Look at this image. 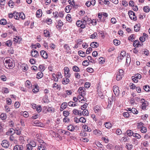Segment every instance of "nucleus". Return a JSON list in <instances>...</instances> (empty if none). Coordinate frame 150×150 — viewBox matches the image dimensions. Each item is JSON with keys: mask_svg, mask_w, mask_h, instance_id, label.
<instances>
[{"mask_svg": "<svg viewBox=\"0 0 150 150\" xmlns=\"http://www.w3.org/2000/svg\"><path fill=\"white\" fill-rule=\"evenodd\" d=\"M141 103H142L141 105L142 109L144 110H146V106L148 105V102L145 101L144 99L142 98L141 99Z\"/></svg>", "mask_w": 150, "mask_h": 150, "instance_id": "obj_4", "label": "nucleus"}, {"mask_svg": "<svg viewBox=\"0 0 150 150\" xmlns=\"http://www.w3.org/2000/svg\"><path fill=\"white\" fill-rule=\"evenodd\" d=\"M20 113L21 115H23L25 117H27L28 116V113L26 111L21 112Z\"/></svg>", "mask_w": 150, "mask_h": 150, "instance_id": "obj_29", "label": "nucleus"}, {"mask_svg": "<svg viewBox=\"0 0 150 150\" xmlns=\"http://www.w3.org/2000/svg\"><path fill=\"white\" fill-rule=\"evenodd\" d=\"M44 35L45 37H50V32L48 30H44Z\"/></svg>", "mask_w": 150, "mask_h": 150, "instance_id": "obj_23", "label": "nucleus"}, {"mask_svg": "<svg viewBox=\"0 0 150 150\" xmlns=\"http://www.w3.org/2000/svg\"><path fill=\"white\" fill-rule=\"evenodd\" d=\"M130 61L131 58H130V56L129 55H127L126 59V63L128 64H129L130 63Z\"/></svg>", "mask_w": 150, "mask_h": 150, "instance_id": "obj_37", "label": "nucleus"}, {"mask_svg": "<svg viewBox=\"0 0 150 150\" xmlns=\"http://www.w3.org/2000/svg\"><path fill=\"white\" fill-rule=\"evenodd\" d=\"M128 14L131 19L133 20L134 21L137 20V17L135 15V13L133 11H129L128 12Z\"/></svg>", "mask_w": 150, "mask_h": 150, "instance_id": "obj_3", "label": "nucleus"}, {"mask_svg": "<svg viewBox=\"0 0 150 150\" xmlns=\"http://www.w3.org/2000/svg\"><path fill=\"white\" fill-rule=\"evenodd\" d=\"M135 38V35L134 34H132L129 37L128 39L129 40L131 41L132 42H133L134 41Z\"/></svg>", "mask_w": 150, "mask_h": 150, "instance_id": "obj_21", "label": "nucleus"}, {"mask_svg": "<svg viewBox=\"0 0 150 150\" xmlns=\"http://www.w3.org/2000/svg\"><path fill=\"white\" fill-rule=\"evenodd\" d=\"M85 89L84 87H81L79 88L78 90V92L79 93H85Z\"/></svg>", "mask_w": 150, "mask_h": 150, "instance_id": "obj_13", "label": "nucleus"}, {"mask_svg": "<svg viewBox=\"0 0 150 150\" xmlns=\"http://www.w3.org/2000/svg\"><path fill=\"white\" fill-rule=\"evenodd\" d=\"M53 79L55 82H57L58 81V77L56 76V74H52Z\"/></svg>", "mask_w": 150, "mask_h": 150, "instance_id": "obj_42", "label": "nucleus"}, {"mask_svg": "<svg viewBox=\"0 0 150 150\" xmlns=\"http://www.w3.org/2000/svg\"><path fill=\"white\" fill-rule=\"evenodd\" d=\"M29 144L32 147H35L36 145V142L33 140L31 141Z\"/></svg>", "mask_w": 150, "mask_h": 150, "instance_id": "obj_35", "label": "nucleus"}, {"mask_svg": "<svg viewBox=\"0 0 150 150\" xmlns=\"http://www.w3.org/2000/svg\"><path fill=\"white\" fill-rule=\"evenodd\" d=\"M105 126L106 127L109 129L112 127V124L109 122H107L105 124Z\"/></svg>", "mask_w": 150, "mask_h": 150, "instance_id": "obj_39", "label": "nucleus"}, {"mask_svg": "<svg viewBox=\"0 0 150 150\" xmlns=\"http://www.w3.org/2000/svg\"><path fill=\"white\" fill-rule=\"evenodd\" d=\"M63 22L61 20H59L58 21V24L57 25V26H58L59 27H60L63 26Z\"/></svg>", "mask_w": 150, "mask_h": 150, "instance_id": "obj_64", "label": "nucleus"}, {"mask_svg": "<svg viewBox=\"0 0 150 150\" xmlns=\"http://www.w3.org/2000/svg\"><path fill=\"white\" fill-rule=\"evenodd\" d=\"M39 69L41 71H43L45 69V67L42 65H40L39 67Z\"/></svg>", "mask_w": 150, "mask_h": 150, "instance_id": "obj_47", "label": "nucleus"}, {"mask_svg": "<svg viewBox=\"0 0 150 150\" xmlns=\"http://www.w3.org/2000/svg\"><path fill=\"white\" fill-rule=\"evenodd\" d=\"M87 58L90 62H91L93 63H95V60L92 59V57L91 56H88Z\"/></svg>", "mask_w": 150, "mask_h": 150, "instance_id": "obj_40", "label": "nucleus"}, {"mask_svg": "<svg viewBox=\"0 0 150 150\" xmlns=\"http://www.w3.org/2000/svg\"><path fill=\"white\" fill-rule=\"evenodd\" d=\"M31 56L35 57H37L39 55L38 52L34 50H32L31 52Z\"/></svg>", "mask_w": 150, "mask_h": 150, "instance_id": "obj_11", "label": "nucleus"}, {"mask_svg": "<svg viewBox=\"0 0 150 150\" xmlns=\"http://www.w3.org/2000/svg\"><path fill=\"white\" fill-rule=\"evenodd\" d=\"M67 103L66 102L63 103L61 105V108H62L63 109H65L67 107Z\"/></svg>", "mask_w": 150, "mask_h": 150, "instance_id": "obj_41", "label": "nucleus"}, {"mask_svg": "<svg viewBox=\"0 0 150 150\" xmlns=\"http://www.w3.org/2000/svg\"><path fill=\"white\" fill-rule=\"evenodd\" d=\"M133 45L134 47H136V46L137 47H138L139 45H140V44H139V40H136L134 41Z\"/></svg>", "mask_w": 150, "mask_h": 150, "instance_id": "obj_24", "label": "nucleus"}, {"mask_svg": "<svg viewBox=\"0 0 150 150\" xmlns=\"http://www.w3.org/2000/svg\"><path fill=\"white\" fill-rule=\"evenodd\" d=\"M25 86L28 88H30L32 87V85L30 82L29 81H26L25 83Z\"/></svg>", "mask_w": 150, "mask_h": 150, "instance_id": "obj_25", "label": "nucleus"}, {"mask_svg": "<svg viewBox=\"0 0 150 150\" xmlns=\"http://www.w3.org/2000/svg\"><path fill=\"white\" fill-rule=\"evenodd\" d=\"M6 23V20L4 19H2L0 21V23L2 25H5Z\"/></svg>", "mask_w": 150, "mask_h": 150, "instance_id": "obj_46", "label": "nucleus"}, {"mask_svg": "<svg viewBox=\"0 0 150 150\" xmlns=\"http://www.w3.org/2000/svg\"><path fill=\"white\" fill-rule=\"evenodd\" d=\"M40 54L44 59H46L48 57L47 53L44 50H41L40 52Z\"/></svg>", "mask_w": 150, "mask_h": 150, "instance_id": "obj_9", "label": "nucleus"}, {"mask_svg": "<svg viewBox=\"0 0 150 150\" xmlns=\"http://www.w3.org/2000/svg\"><path fill=\"white\" fill-rule=\"evenodd\" d=\"M131 112L134 114H137L138 113V111L136 108H133L131 109Z\"/></svg>", "mask_w": 150, "mask_h": 150, "instance_id": "obj_54", "label": "nucleus"}, {"mask_svg": "<svg viewBox=\"0 0 150 150\" xmlns=\"http://www.w3.org/2000/svg\"><path fill=\"white\" fill-rule=\"evenodd\" d=\"M113 43L115 45H118L120 44V41L116 39H114L113 41Z\"/></svg>", "mask_w": 150, "mask_h": 150, "instance_id": "obj_51", "label": "nucleus"}, {"mask_svg": "<svg viewBox=\"0 0 150 150\" xmlns=\"http://www.w3.org/2000/svg\"><path fill=\"white\" fill-rule=\"evenodd\" d=\"M82 20L83 21V23H85V24H86V23L87 22H88L89 24L90 22H91V19L90 18H88L87 16H86L83 18Z\"/></svg>", "mask_w": 150, "mask_h": 150, "instance_id": "obj_12", "label": "nucleus"}, {"mask_svg": "<svg viewBox=\"0 0 150 150\" xmlns=\"http://www.w3.org/2000/svg\"><path fill=\"white\" fill-rule=\"evenodd\" d=\"M73 112L75 115H79V111L75 109L73 110Z\"/></svg>", "mask_w": 150, "mask_h": 150, "instance_id": "obj_44", "label": "nucleus"}, {"mask_svg": "<svg viewBox=\"0 0 150 150\" xmlns=\"http://www.w3.org/2000/svg\"><path fill=\"white\" fill-rule=\"evenodd\" d=\"M4 64L7 68L11 69L13 67L14 62L12 59L8 58L5 61Z\"/></svg>", "mask_w": 150, "mask_h": 150, "instance_id": "obj_1", "label": "nucleus"}, {"mask_svg": "<svg viewBox=\"0 0 150 150\" xmlns=\"http://www.w3.org/2000/svg\"><path fill=\"white\" fill-rule=\"evenodd\" d=\"M98 44L96 42H92L90 44V46L93 48H96L98 46Z\"/></svg>", "mask_w": 150, "mask_h": 150, "instance_id": "obj_19", "label": "nucleus"}, {"mask_svg": "<svg viewBox=\"0 0 150 150\" xmlns=\"http://www.w3.org/2000/svg\"><path fill=\"white\" fill-rule=\"evenodd\" d=\"M73 70L75 72H79L80 71V69L79 68L76 66H74L72 68Z\"/></svg>", "mask_w": 150, "mask_h": 150, "instance_id": "obj_32", "label": "nucleus"}, {"mask_svg": "<svg viewBox=\"0 0 150 150\" xmlns=\"http://www.w3.org/2000/svg\"><path fill=\"white\" fill-rule=\"evenodd\" d=\"M86 120L83 117H81L79 119V122H81L82 123H85L86 122Z\"/></svg>", "mask_w": 150, "mask_h": 150, "instance_id": "obj_50", "label": "nucleus"}, {"mask_svg": "<svg viewBox=\"0 0 150 150\" xmlns=\"http://www.w3.org/2000/svg\"><path fill=\"white\" fill-rule=\"evenodd\" d=\"M144 89L146 91H150V87L147 85L144 86L143 87Z\"/></svg>", "mask_w": 150, "mask_h": 150, "instance_id": "obj_43", "label": "nucleus"}, {"mask_svg": "<svg viewBox=\"0 0 150 150\" xmlns=\"http://www.w3.org/2000/svg\"><path fill=\"white\" fill-rule=\"evenodd\" d=\"M141 131L142 133H145L147 131L146 128L144 127H142L141 129Z\"/></svg>", "mask_w": 150, "mask_h": 150, "instance_id": "obj_48", "label": "nucleus"}, {"mask_svg": "<svg viewBox=\"0 0 150 150\" xmlns=\"http://www.w3.org/2000/svg\"><path fill=\"white\" fill-rule=\"evenodd\" d=\"M78 54L80 56L82 57H84L86 56V54L85 52L81 50L78 51Z\"/></svg>", "mask_w": 150, "mask_h": 150, "instance_id": "obj_22", "label": "nucleus"}, {"mask_svg": "<svg viewBox=\"0 0 150 150\" xmlns=\"http://www.w3.org/2000/svg\"><path fill=\"white\" fill-rule=\"evenodd\" d=\"M2 91L5 93H7L9 92V91L8 88L4 87L2 89Z\"/></svg>", "mask_w": 150, "mask_h": 150, "instance_id": "obj_57", "label": "nucleus"}, {"mask_svg": "<svg viewBox=\"0 0 150 150\" xmlns=\"http://www.w3.org/2000/svg\"><path fill=\"white\" fill-rule=\"evenodd\" d=\"M69 82V80L67 78H65L63 79L62 80V83L64 85H66L68 84Z\"/></svg>", "mask_w": 150, "mask_h": 150, "instance_id": "obj_16", "label": "nucleus"}, {"mask_svg": "<svg viewBox=\"0 0 150 150\" xmlns=\"http://www.w3.org/2000/svg\"><path fill=\"white\" fill-rule=\"evenodd\" d=\"M126 55V53L125 51H123L121 52L120 55L118 57V60L119 59L120 61L122 60L124 58V57Z\"/></svg>", "mask_w": 150, "mask_h": 150, "instance_id": "obj_10", "label": "nucleus"}, {"mask_svg": "<svg viewBox=\"0 0 150 150\" xmlns=\"http://www.w3.org/2000/svg\"><path fill=\"white\" fill-rule=\"evenodd\" d=\"M9 140L11 142H13L14 143L16 141V140L14 138V137L12 135L10 136L9 137Z\"/></svg>", "mask_w": 150, "mask_h": 150, "instance_id": "obj_45", "label": "nucleus"}, {"mask_svg": "<svg viewBox=\"0 0 150 150\" xmlns=\"http://www.w3.org/2000/svg\"><path fill=\"white\" fill-rule=\"evenodd\" d=\"M24 146L22 145L17 144L14 146L13 150H23Z\"/></svg>", "mask_w": 150, "mask_h": 150, "instance_id": "obj_6", "label": "nucleus"}, {"mask_svg": "<svg viewBox=\"0 0 150 150\" xmlns=\"http://www.w3.org/2000/svg\"><path fill=\"white\" fill-rule=\"evenodd\" d=\"M97 36V34L95 32L90 36V38H95Z\"/></svg>", "mask_w": 150, "mask_h": 150, "instance_id": "obj_61", "label": "nucleus"}, {"mask_svg": "<svg viewBox=\"0 0 150 150\" xmlns=\"http://www.w3.org/2000/svg\"><path fill=\"white\" fill-rule=\"evenodd\" d=\"M26 150H32L33 147L29 144H27L26 146Z\"/></svg>", "mask_w": 150, "mask_h": 150, "instance_id": "obj_49", "label": "nucleus"}, {"mask_svg": "<svg viewBox=\"0 0 150 150\" xmlns=\"http://www.w3.org/2000/svg\"><path fill=\"white\" fill-rule=\"evenodd\" d=\"M71 8L72 7L71 6H67L65 8V11L67 13H69Z\"/></svg>", "mask_w": 150, "mask_h": 150, "instance_id": "obj_27", "label": "nucleus"}, {"mask_svg": "<svg viewBox=\"0 0 150 150\" xmlns=\"http://www.w3.org/2000/svg\"><path fill=\"white\" fill-rule=\"evenodd\" d=\"M53 88H56L57 89H59L60 87L59 85H58V84H57L56 83H54L53 84Z\"/></svg>", "mask_w": 150, "mask_h": 150, "instance_id": "obj_56", "label": "nucleus"}, {"mask_svg": "<svg viewBox=\"0 0 150 150\" xmlns=\"http://www.w3.org/2000/svg\"><path fill=\"white\" fill-rule=\"evenodd\" d=\"M47 111L50 113H52L55 112V110L52 107H50L48 108Z\"/></svg>", "mask_w": 150, "mask_h": 150, "instance_id": "obj_30", "label": "nucleus"}, {"mask_svg": "<svg viewBox=\"0 0 150 150\" xmlns=\"http://www.w3.org/2000/svg\"><path fill=\"white\" fill-rule=\"evenodd\" d=\"M43 76V73L41 72H39L37 74V78L40 79L42 78Z\"/></svg>", "mask_w": 150, "mask_h": 150, "instance_id": "obj_28", "label": "nucleus"}, {"mask_svg": "<svg viewBox=\"0 0 150 150\" xmlns=\"http://www.w3.org/2000/svg\"><path fill=\"white\" fill-rule=\"evenodd\" d=\"M46 146L47 145L45 143L40 144L38 145V150H46Z\"/></svg>", "mask_w": 150, "mask_h": 150, "instance_id": "obj_5", "label": "nucleus"}, {"mask_svg": "<svg viewBox=\"0 0 150 150\" xmlns=\"http://www.w3.org/2000/svg\"><path fill=\"white\" fill-rule=\"evenodd\" d=\"M22 68V69L23 71H26L28 69V66L27 64H22L21 65Z\"/></svg>", "mask_w": 150, "mask_h": 150, "instance_id": "obj_17", "label": "nucleus"}, {"mask_svg": "<svg viewBox=\"0 0 150 150\" xmlns=\"http://www.w3.org/2000/svg\"><path fill=\"white\" fill-rule=\"evenodd\" d=\"M123 71L122 69H120L119 70L117 75V81L120 80L123 76L124 75Z\"/></svg>", "mask_w": 150, "mask_h": 150, "instance_id": "obj_2", "label": "nucleus"}, {"mask_svg": "<svg viewBox=\"0 0 150 150\" xmlns=\"http://www.w3.org/2000/svg\"><path fill=\"white\" fill-rule=\"evenodd\" d=\"M22 38L18 36H16L15 37L13 38V41L17 43L20 42Z\"/></svg>", "mask_w": 150, "mask_h": 150, "instance_id": "obj_14", "label": "nucleus"}, {"mask_svg": "<svg viewBox=\"0 0 150 150\" xmlns=\"http://www.w3.org/2000/svg\"><path fill=\"white\" fill-rule=\"evenodd\" d=\"M74 127L73 126L71 125H70L67 127V129L70 131H72L74 129Z\"/></svg>", "mask_w": 150, "mask_h": 150, "instance_id": "obj_33", "label": "nucleus"}, {"mask_svg": "<svg viewBox=\"0 0 150 150\" xmlns=\"http://www.w3.org/2000/svg\"><path fill=\"white\" fill-rule=\"evenodd\" d=\"M83 115L88 116V112L86 110H84L83 111Z\"/></svg>", "mask_w": 150, "mask_h": 150, "instance_id": "obj_55", "label": "nucleus"}, {"mask_svg": "<svg viewBox=\"0 0 150 150\" xmlns=\"http://www.w3.org/2000/svg\"><path fill=\"white\" fill-rule=\"evenodd\" d=\"M133 136L138 139H140L141 137V136L139 134L137 133H134Z\"/></svg>", "mask_w": 150, "mask_h": 150, "instance_id": "obj_58", "label": "nucleus"}, {"mask_svg": "<svg viewBox=\"0 0 150 150\" xmlns=\"http://www.w3.org/2000/svg\"><path fill=\"white\" fill-rule=\"evenodd\" d=\"M13 17L15 19L18 20L19 18L18 13L15 12H13Z\"/></svg>", "mask_w": 150, "mask_h": 150, "instance_id": "obj_36", "label": "nucleus"}, {"mask_svg": "<svg viewBox=\"0 0 150 150\" xmlns=\"http://www.w3.org/2000/svg\"><path fill=\"white\" fill-rule=\"evenodd\" d=\"M35 126L42 127L43 126V124L41 122H40L38 121H35L33 122Z\"/></svg>", "mask_w": 150, "mask_h": 150, "instance_id": "obj_15", "label": "nucleus"}, {"mask_svg": "<svg viewBox=\"0 0 150 150\" xmlns=\"http://www.w3.org/2000/svg\"><path fill=\"white\" fill-rule=\"evenodd\" d=\"M64 75L65 78H69L71 76V74L69 72V71H68L64 72Z\"/></svg>", "mask_w": 150, "mask_h": 150, "instance_id": "obj_52", "label": "nucleus"}, {"mask_svg": "<svg viewBox=\"0 0 150 150\" xmlns=\"http://www.w3.org/2000/svg\"><path fill=\"white\" fill-rule=\"evenodd\" d=\"M113 90L114 94L116 96L119 95L120 93V91L118 86H114L113 87Z\"/></svg>", "mask_w": 150, "mask_h": 150, "instance_id": "obj_7", "label": "nucleus"}, {"mask_svg": "<svg viewBox=\"0 0 150 150\" xmlns=\"http://www.w3.org/2000/svg\"><path fill=\"white\" fill-rule=\"evenodd\" d=\"M86 95V93H83L81 94V95H79L78 96V98L81 99V98L82 97L84 98V96Z\"/></svg>", "mask_w": 150, "mask_h": 150, "instance_id": "obj_60", "label": "nucleus"}, {"mask_svg": "<svg viewBox=\"0 0 150 150\" xmlns=\"http://www.w3.org/2000/svg\"><path fill=\"white\" fill-rule=\"evenodd\" d=\"M134 30L135 31L137 32L139 30V28L138 25H136L134 26Z\"/></svg>", "mask_w": 150, "mask_h": 150, "instance_id": "obj_62", "label": "nucleus"}, {"mask_svg": "<svg viewBox=\"0 0 150 150\" xmlns=\"http://www.w3.org/2000/svg\"><path fill=\"white\" fill-rule=\"evenodd\" d=\"M1 145L2 146L5 148H8L9 145L8 141L6 140H4L2 141Z\"/></svg>", "mask_w": 150, "mask_h": 150, "instance_id": "obj_8", "label": "nucleus"}, {"mask_svg": "<svg viewBox=\"0 0 150 150\" xmlns=\"http://www.w3.org/2000/svg\"><path fill=\"white\" fill-rule=\"evenodd\" d=\"M134 133H133L132 131L130 130H127L126 132V134L128 136H131L133 135H134Z\"/></svg>", "mask_w": 150, "mask_h": 150, "instance_id": "obj_18", "label": "nucleus"}, {"mask_svg": "<svg viewBox=\"0 0 150 150\" xmlns=\"http://www.w3.org/2000/svg\"><path fill=\"white\" fill-rule=\"evenodd\" d=\"M125 147L128 150H131L132 148V146L131 144H127Z\"/></svg>", "mask_w": 150, "mask_h": 150, "instance_id": "obj_31", "label": "nucleus"}, {"mask_svg": "<svg viewBox=\"0 0 150 150\" xmlns=\"http://www.w3.org/2000/svg\"><path fill=\"white\" fill-rule=\"evenodd\" d=\"M0 118H1L2 120H5L7 118V116L5 113H2L0 115Z\"/></svg>", "mask_w": 150, "mask_h": 150, "instance_id": "obj_34", "label": "nucleus"}, {"mask_svg": "<svg viewBox=\"0 0 150 150\" xmlns=\"http://www.w3.org/2000/svg\"><path fill=\"white\" fill-rule=\"evenodd\" d=\"M93 133L95 135L100 136L102 134V133L99 130L95 129L93 132Z\"/></svg>", "mask_w": 150, "mask_h": 150, "instance_id": "obj_20", "label": "nucleus"}, {"mask_svg": "<svg viewBox=\"0 0 150 150\" xmlns=\"http://www.w3.org/2000/svg\"><path fill=\"white\" fill-rule=\"evenodd\" d=\"M143 9L144 11L146 12H149V8L147 6H145L144 7Z\"/></svg>", "mask_w": 150, "mask_h": 150, "instance_id": "obj_59", "label": "nucleus"}, {"mask_svg": "<svg viewBox=\"0 0 150 150\" xmlns=\"http://www.w3.org/2000/svg\"><path fill=\"white\" fill-rule=\"evenodd\" d=\"M69 114V112L67 111H64L63 112V114L64 116L67 117L68 116Z\"/></svg>", "mask_w": 150, "mask_h": 150, "instance_id": "obj_53", "label": "nucleus"}, {"mask_svg": "<svg viewBox=\"0 0 150 150\" xmlns=\"http://www.w3.org/2000/svg\"><path fill=\"white\" fill-rule=\"evenodd\" d=\"M94 110L95 113H97L99 112H100L101 111V110L100 108L98 106H96L95 107Z\"/></svg>", "mask_w": 150, "mask_h": 150, "instance_id": "obj_26", "label": "nucleus"}, {"mask_svg": "<svg viewBox=\"0 0 150 150\" xmlns=\"http://www.w3.org/2000/svg\"><path fill=\"white\" fill-rule=\"evenodd\" d=\"M19 18H21L22 19H25V16L24 14L23 13H19Z\"/></svg>", "mask_w": 150, "mask_h": 150, "instance_id": "obj_38", "label": "nucleus"}, {"mask_svg": "<svg viewBox=\"0 0 150 150\" xmlns=\"http://www.w3.org/2000/svg\"><path fill=\"white\" fill-rule=\"evenodd\" d=\"M83 23V21H78L76 22V25L78 27H80V25Z\"/></svg>", "mask_w": 150, "mask_h": 150, "instance_id": "obj_63", "label": "nucleus"}]
</instances>
